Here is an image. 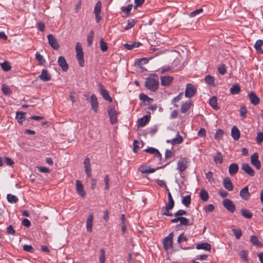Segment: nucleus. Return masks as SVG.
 Returning <instances> with one entry per match:
<instances>
[{
	"label": "nucleus",
	"instance_id": "12",
	"mask_svg": "<svg viewBox=\"0 0 263 263\" xmlns=\"http://www.w3.org/2000/svg\"><path fill=\"white\" fill-rule=\"evenodd\" d=\"M84 165L85 168V172L87 177L89 178L91 175V168L90 165V159L87 157L84 159Z\"/></svg>",
	"mask_w": 263,
	"mask_h": 263
},
{
	"label": "nucleus",
	"instance_id": "54",
	"mask_svg": "<svg viewBox=\"0 0 263 263\" xmlns=\"http://www.w3.org/2000/svg\"><path fill=\"white\" fill-rule=\"evenodd\" d=\"M105 252L103 249H101L100 250V263H105Z\"/></svg>",
	"mask_w": 263,
	"mask_h": 263
},
{
	"label": "nucleus",
	"instance_id": "59",
	"mask_svg": "<svg viewBox=\"0 0 263 263\" xmlns=\"http://www.w3.org/2000/svg\"><path fill=\"white\" fill-rule=\"evenodd\" d=\"M36 167L37 168V170L42 173H49L50 172V170L48 168L44 166H37Z\"/></svg>",
	"mask_w": 263,
	"mask_h": 263
},
{
	"label": "nucleus",
	"instance_id": "2",
	"mask_svg": "<svg viewBox=\"0 0 263 263\" xmlns=\"http://www.w3.org/2000/svg\"><path fill=\"white\" fill-rule=\"evenodd\" d=\"M76 52L77 59L79 62V65L81 67H83L85 63L84 59V53L81 44L79 42H78L76 44Z\"/></svg>",
	"mask_w": 263,
	"mask_h": 263
},
{
	"label": "nucleus",
	"instance_id": "42",
	"mask_svg": "<svg viewBox=\"0 0 263 263\" xmlns=\"http://www.w3.org/2000/svg\"><path fill=\"white\" fill-rule=\"evenodd\" d=\"M1 68L3 69V70L5 71H9L11 67L9 64V62L7 61H5L3 63L1 64Z\"/></svg>",
	"mask_w": 263,
	"mask_h": 263
},
{
	"label": "nucleus",
	"instance_id": "60",
	"mask_svg": "<svg viewBox=\"0 0 263 263\" xmlns=\"http://www.w3.org/2000/svg\"><path fill=\"white\" fill-rule=\"evenodd\" d=\"M109 177L108 175H105L104 177V182L105 184V189L108 190L109 188Z\"/></svg>",
	"mask_w": 263,
	"mask_h": 263
},
{
	"label": "nucleus",
	"instance_id": "16",
	"mask_svg": "<svg viewBox=\"0 0 263 263\" xmlns=\"http://www.w3.org/2000/svg\"><path fill=\"white\" fill-rule=\"evenodd\" d=\"M241 169L248 175L250 176H254L255 175V172L252 168L248 163H244L241 166Z\"/></svg>",
	"mask_w": 263,
	"mask_h": 263
},
{
	"label": "nucleus",
	"instance_id": "35",
	"mask_svg": "<svg viewBox=\"0 0 263 263\" xmlns=\"http://www.w3.org/2000/svg\"><path fill=\"white\" fill-rule=\"evenodd\" d=\"M191 201V198L190 195H186L183 197L181 203L184 204L186 207H188Z\"/></svg>",
	"mask_w": 263,
	"mask_h": 263
},
{
	"label": "nucleus",
	"instance_id": "3",
	"mask_svg": "<svg viewBox=\"0 0 263 263\" xmlns=\"http://www.w3.org/2000/svg\"><path fill=\"white\" fill-rule=\"evenodd\" d=\"M189 162V160L186 158H181L178 161L176 169L178 171L181 176L182 173L187 168Z\"/></svg>",
	"mask_w": 263,
	"mask_h": 263
},
{
	"label": "nucleus",
	"instance_id": "29",
	"mask_svg": "<svg viewBox=\"0 0 263 263\" xmlns=\"http://www.w3.org/2000/svg\"><path fill=\"white\" fill-rule=\"evenodd\" d=\"M93 216L92 214H90L87 217L86 221L87 230H91L92 228Z\"/></svg>",
	"mask_w": 263,
	"mask_h": 263
},
{
	"label": "nucleus",
	"instance_id": "64",
	"mask_svg": "<svg viewBox=\"0 0 263 263\" xmlns=\"http://www.w3.org/2000/svg\"><path fill=\"white\" fill-rule=\"evenodd\" d=\"M145 0H135V6L134 8H136L137 7H140L142 6L144 3Z\"/></svg>",
	"mask_w": 263,
	"mask_h": 263
},
{
	"label": "nucleus",
	"instance_id": "63",
	"mask_svg": "<svg viewBox=\"0 0 263 263\" xmlns=\"http://www.w3.org/2000/svg\"><path fill=\"white\" fill-rule=\"evenodd\" d=\"M187 240V237H185L184 234L182 233L179 235L177 241L178 243H181L183 241H185Z\"/></svg>",
	"mask_w": 263,
	"mask_h": 263
},
{
	"label": "nucleus",
	"instance_id": "32",
	"mask_svg": "<svg viewBox=\"0 0 263 263\" xmlns=\"http://www.w3.org/2000/svg\"><path fill=\"white\" fill-rule=\"evenodd\" d=\"M240 91V87L239 85L236 84L233 85L230 88V92L232 95H237Z\"/></svg>",
	"mask_w": 263,
	"mask_h": 263
},
{
	"label": "nucleus",
	"instance_id": "13",
	"mask_svg": "<svg viewBox=\"0 0 263 263\" xmlns=\"http://www.w3.org/2000/svg\"><path fill=\"white\" fill-rule=\"evenodd\" d=\"M239 195L245 200H248L250 199L251 194L249 191L248 186H246L240 191Z\"/></svg>",
	"mask_w": 263,
	"mask_h": 263
},
{
	"label": "nucleus",
	"instance_id": "55",
	"mask_svg": "<svg viewBox=\"0 0 263 263\" xmlns=\"http://www.w3.org/2000/svg\"><path fill=\"white\" fill-rule=\"evenodd\" d=\"M183 96V93L181 92L180 93L178 96L174 97L173 99L172 100V103L174 104V106L175 107H178V105L175 104L176 102L179 101L182 98V96Z\"/></svg>",
	"mask_w": 263,
	"mask_h": 263
},
{
	"label": "nucleus",
	"instance_id": "37",
	"mask_svg": "<svg viewBox=\"0 0 263 263\" xmlns=\"http://www.w3.org/2000/svg\"><path fill=\"white\" fill-rule=\"evenodd\" d=\"M7 199L8 202L11 203H15L18 201V198H17V197L11 194H7Z\"/></svg>",
	"mask_w": 263,
	"mask_h": 263
},
{
	"label": "nucleus",
	"instance_id": "41",
	"mask_svg": "<svg viewBox=\"0 0 263 263\" xmlns=\"http://www.w3.org/2000/svg\"><path fill=\"white\" fill-rule=\"evenodd\" d=\"M251 242L254 245L257 247H261L262 245L259 241L258 238L255 236H252L250 239Z\"/></svg>",
	"mask_w": 263,
	"mask_h": 263
},
{
	"label": "nucleus",
	"instance_id": "31",
	"mask_svg": "<svg viewBox=\"0 0 263 263\" xmlns=\"http://www.w3.org/2000/svg\"><path fill=\"white\" fill-rule=\"evenodd\" d=\"M240 212L242 216L246 218H251L253 216V214L247 209H241Z\"/></svg>",
	"mask_w": 263,
	"mask_h": 263
},
{
	"label": "nucleus",
	"instance_id": "26",
	"mask_svg": "<svg viewBox=\"0 0 263 263\" xmlns=\"http://www.w3.org/2000/svg\"><path fill=\"white\" fill-rule=\"evenodd\" d=\"M17 122L22 124L23 122L25 120L26 117H25V113L21 111H17L16 113V117H15Z\"/></svg>",
	"mask_w": 263,
	"mask_h": 263
},
{
	"label": "nucleus",
	"instance_id": "18",
	"mask_svg": "<svg viewBox=\"0 0 263 263\" xmlns=\"http://www.w3.org/2000/svg\"><path fill=\"white\" fill-rule=\"evenodd\" d=\"M58 64L62 68V70L64 71H66L68 69V65L66 63L65 59L62 57L60 56L58 59Z\"/></svg>",
	"mask_w": 263,
	"mask_h": 263
},
{
	"label": "nucleus",
	"instance_id": "56",
	"mask_svg": "<svg viewBox=\"0 0 263 263\" xmlns=\"http://www.w3.org/2000/svg\"><path fill=\"white\" fill-rule=\"evenodd\" d=\"M23 250L30 253H33L34 251V248L31 245H24L23 246Z\"/></svg>",
	"mask_w": 263,
	"mask_h": 263
},
{
	"label": "nucleus",
	"instance_id": "25",
	"mask_svg": "<svg viewBox=\"0 0 263 263\" xmlns=\"http://www.w3.org/2000/svg\"><path fill=\"white\" fill-rule=\"evenodd\" d=\"M144 151L146 153L153 154L155 157H158V158H161V154L160 153L159 151L154 147H148L147 148H146Z\"/></svg>",
	"mask_w": 263,
	"mask_h": 263
},
{
	"label": "nucleus",
	"instance_id": "22",
	"mask_svg": "<svg viewBox=\"0 0 263 263\" xmlns=\"http://www.w3.org/2000/svg\"><path fill=\"white\" fill-rule=\"evenodd\" d=\"M240 131L235 126H233L231 129V136L234 141H237L240 138Z\"/></svg>",
	"mask_w": 263,
	"mask_h": 263
},
{
	"label": "nucleus",
	"instance_id": "1",
	"mask_svg": "<svg viewBox=\"0 0 263 263\" xmlns=\"http://www.w3.org/2000/svg\"><path fill=\"white\" fill-rule=\"evenodd\" d=\"M159 84L158 76L156 74H151L146 78L145 86L151 91H155L158 89Z\"/></svg>",
	"mask_w": 263,
	"mask_h": 263
},
{
	"label": "nucleus",
	"instance_id": "9",
	"mask_svg": "<svg viewBox=\"0 0 263 263\" xmlns=\"http://www.w3.org/2000/svg\"><path fill=\"white\" fill-rule=\"evenodd\" d=\"M47 39L48 41V43L52 48H53L55 50H57L59 48V44L57 41V40L52 34H48L47 36Z\"/></svg>",
	"mask_w": 263,
	"mask_h": 263
},
{
	"label": "nucleus",
	"instance_id": "17",
	"mask_svg": "<svg viewBox=\"0 0 263 263\" xmlns=\"http://www.w3.org/2000/svg\"><path fill=\"white\" fill-rule=\"evenodd\" d=\"M248 97L251 103L255 106L257 105L260 102L259 98L257 97L254 92L249 93Z\"/></svg>",
	"mask_w": 263,
	"mask_h": 263
},
{
	"label": "nucleus",
	"instance_id": "27",
	"mask_svg": "<svg viewBox=\"0 0 263 263\" xmlns=\"http://www.w3.org/2000/svg\"><path fill=\"white\" fill-rule=\"evenodd\" d=\"M149 117L145 115L138 120V125L140 127H143L148 122Z\"/></svg>",
	"mask_w": 263,
	"mask_h": 263
},
{
	"label": "nucleus",
	"instance_id": "47",
	"mask_svg": "<svg viewBox=\"0 0 263 263\" xmlns=\"http://www.w3.org/2000/svg\"><path fill=\"white\" fill-rule=\"evenodd\" d=\"M100 49L103 52L107 51L108 49V46L107 43L104 41L103 39H101L100 41Z\"/></svg>",
	"mask_w": 263,
	"mask_h": 263
},
{
	"label": "nucleus",
	"instance_id": "51",
	"mask_svg": "<svg viewBox=\"0 0 263 263\" xmlns=\"http://www.w3.org/2000/svg\"><path fill=\"white\" fill-rule=\"evenodd\" d=\"M240 115L243 118L245 119L247 117V110L245 106H242L240 108Z\"/></svg>",
	"mask_w": 263,
	"mask_h": 263
},
{
	"label": "nucleus",
	"instance_id": "38",
	"mask_svg": "<svg viewBox=\"0 0 263 263\" xmlns=\"http://www.w3.org/2000/svg\"><path fill=\"white\" fill-rule=\"evenodd\" d=\"M35 59L37 61L39 65H43L45 62L43 56L41 55L39 52H36L35 53Z\"/></svg>",
	"mask_w": 263,
	"mask_h": 263
},
{
	"label": "nucleus",
	"instance_id": "57",
	"mask_svg": "<svg viewBox=\"0 0 263 263\" xmlns=\"http://www.w3.org/2000/svg\"><path fill=\"white\" fill-rule=\"evenodd\" d=\"M263 45V41L261 40H258L256 41V43L254 45V48L256 50H257L258 49H260V48L261 47L262 45Z\"/></svg>",
	"mask_w": 263,
	"mask_h": 263
},
{
	"label": "nucleus",
	"instance_id": "28",
	"mask_svg": "<svg viewBox=\"0 0 263 263\" xmlns=\"http://www.w3.org/2000/svg\"><path fill=\"white\" fill-rule=\"evenodd\" d=\"M192 105L191 101H188L183 103L181 106V111L183 114H185L190 109Z\"/></svg>",
	"mask_w": 263,
	"mask_h": 263
},
{
	"label": "nucleus",
	"instance_id": "39",
	"mask_svg": "<svg viewBox=\"0 0 263 263\" xmlns=\"http://www.w3.org/2000/svg\"><path fill=\"white\" fill-rule=\"evenodd\" d=\"M141 45V43H133L131 44H128L127 43H126L124 45L125 48L127 49V50H132L135 47H138Z\"/></svg>",
	"mask_w": 263,
	"mask_h": 263
},
{
	"label": "nucleus",
	"instance_id": "61",
	"mask_svg": "<svg viewBox=\"0 0 263 263\" xmlns=\"http://www.w3.org/2000/svg\"><path fill=\"white\" fill-rule=\"evenodd\" d=\"M186 214V212L183 210H179L174 214L175 216L182 217Z\"/></svg>",
	"mask_w": 263,
	"mask_h": 263
},
{
	"label": "nucleus",
	"instance_id": "48",
	"mask_svg": "<svg viewBox=\"0 0 263 263\" xmlns=\"http://www.w3.org/2000/svg\"><path fill=\"white\" fill-rule=\"evenodd\" d=\"M223 133H224V132L222 129H220L217 130L215 135L214 138L216 140H220L223 136Z\"/></svg>",
	"mask_w": 263,
	"mask_h": 263
},
{
	"label": "nucleus",
	"instance_id": "6",
	"mask_svg": "<svg viewBox=\"0 0 263 263\" xmlns=\"http://www.w3.org/2000/svg\"><path fill=\"white\" fill-rule=\"evenodd\" d=\"M196 92V89L194 86L191 84H187L185 90V96L186 98H191L194 96Z\"/></svg>",
	"mask_w": 263,
	"mask_h": 263
},
{
	"label": "nucleus",
	"instance_id": "24",
	"mask_svg": "<svg viewBox=\"0 0 263 263\" xmlns=\"http://www.w3.org/2000/svg\"><path fill=\"white\" fill-rule=\"evenodd\" d=\"M196 248L198 250L210 251L211 249V245L208 242H202L198 243L196 245Z\"/></svg>",
	"mask_w": 263,
	"mask_h": 263
},
{
	"label": "nucleus",
	"instance_id": "19",
	"mask_svg": "<svg viewBox=\"0 0 263 263\" xmlns=\"http://www.w3.org/2000/svg\"><path fill=\"white\" fill-rule=\"evenodd\" d=\"M223 184L224 187L229 191H232L233 190V183L229 177H226L223 179Z\"/></svg>",
	"mask_w": 263,
	"mask_h": 263
},
{
	"label": "nucleus",
	"instance_id": "20",
	"mask_svg": "<svg viewBox=\"0 0 263 263\" xmlns=\"http://www.w3.org/2000/svg\"><path fill=\"white\" fill-rule=\"evenodd\" d=\"M100 92L103 98L109 102H111L112 101V98L109 95L108 91L105 89L102 85H101Z\"/></svg>",
	"mask_w": 263,
	"mask_h": 263
},
{
	"label": "nucleus",
	"instance_id": "10",
	"mask_svg": "<svg viewBox=\"0 0 263 263\" xmlns=\"http://www.w3.org/2000/svg\"><path fill=\"white\" fill-rule=\"evenodd\" d=\"M90 102L91 105V109L96 113L98 110L99 103L98 102V99L95 94L91 95L90 98Z\"/></svg>",
	"mask_w": 263,
	"mask_h": 263
},
{
	"label": "nucleus",
	"instance_id": "7",
	"mask_svg": "<svg viewBox=\"0 0 263 263\" xmlns=\"http://www.w3.org/2000/svg\"><path fill=\"white\" fill-rule=\"evenodd\" d=\"M223 206L229 212L233 213L235 211V205L229 199H225L222 201Z\"/></svg>",
	"mask_w": 263,
	"mask_h": 263
},
{
	"label": "nucleus",
	"instance_id": "15",
	"mask_svg": "<svg viewBox=\"0 0 263 263\" xmlns=\"http://www.w3.org/2000/svg\"><path fill=\"white\" fill-rule=\"evenodd\" d=\"M39 78L43 81L47 82L51 80V75L47 69H43L42 70L41 74L39 76Z\"/></svg>",
	"mask_w": 263,
	"mask_h": 263
},
{
	"label": "nucleus",
	"instance_id": "8",
	"mask_svg": "<svg viewBox=\"0 0 263 263\" xmlns=\"http://www.w3.org/2000/svg\"><path fill=\"white\" fill-rule=\"evenodd\" d=\"M250 161L253 165H254L257 170H259L261 167V163L258 160V154L257 153L253 154L250 158Z\"/></svg>",
	"mask_w": 263,
	"mask_h": 263
},
{
	"label": "nucleus",
	"instance_id": "53",
	"mask_svg": "<svg viewBox=\"0 0 263 263\" xmlns=\"http://www.w3.org/2000/svg\"><path fill=\"white\" fill-rule=\"evenodd\" d=\"M203 12V9L202 8H199L198 9H196L192 12H191L189 14V16L191 17H195L196 15H198L199 14L202 13Z\"/></svg>",
	"mask_w": 263,
	"mask_h": 263
},
{
	"label": "nucleus",
	"instance_id": "52",
	"mask_svg": "<svg viewBox=\"0 0 263 263\" xmlns=\"http://www.w3.org/2000/svg\"><path fill=\"white\" fill-rule=\"evenodd\" d=\"M217 70L220 74L224 75L227 72V68L226 65L224 64L221 65L218 67Z\"/></svg>",
	"mask_w": 263,
	"mask_h": 263
},
{
	"label": "nucleus",
	"instance_id": "50",
	"mask_svg": "<svg viewBox=\"0 0 263 263\" xmlns=\"http://www.w3.org/2000/svg\"><path fill=\"white\" fill-rule=\"evenodd\" d=\"M180 224L178 226H187L189 224L190 220L184 217H180V220L179 221Z\"/></svg>",
	"mask_w": 263,
	"mask_h": 263
},
{
	"label": "nucleus",
	"instance_id": "49",
	"mask_svg": "<svg viewBox=\"0 0 263 263\" xmlns=\"http://www.w3.org/2000/svg\"><path fill=\"white\" fill-rule=\"evenodd\" d=\"M102 8V4L100 1H98L96 4L94 8L95 14L100 13Z\"/></svg>",
	"mask_w": 263,
	"mask_h": 263
},
{
	"label": "nucleus",
	"instance_id": "46",
	"mask_svg": "<svg viewBox=\"0 0 263 263\" xmlns=\"http://www.w3.org/2000/svg\"><path fill=\"white\" fill-rule=\"evenodd\" d=\"M172 209H167V206H165L163 207L161 209V213L163 215L167 216H172L173 214L169 212L170 210H171Z\"/></svg>",
	"mask_w": 263,
	"mask_h": 263
},
{
	"label": "nucleus",
	"instance_id": "62",
	"mask_svg": "<svg viewBox=\"0 0 263 263\" xmlns=\"http://www.w3.org/2000/svg\"><path fill=\"white\" fill-rule=\"evenodd\" d=\"M4 161L7 164V165L9 166H11L14 164L13 160L8 157H4Z\"/></svg>",
	"mask_w": 263,
	"mask_h": 263
},
{
	"label": "nucleus",
	"instance_id": "14",
	"mask_svg": "<svg viewBox=\"0 0 263 263\" xmlns=\"http://www.w3.org/2000/svg\"><path fill=\"white\" fill-rule=\"evenodd\" d=\"M76 192L77 193L82 197H84L86 195V192L84 190L83 185L79 180H76Z\"/></svg>",
	"mask_w": 263,
	"mask_h": 263
},
{
	"label": "nucleus",
	"instance_id": "40",
	"mask_svg": "<svg viewBox=\"0 0 263 263\" xmlns=\"http://www.w3.org/2000/svg\"><path fill=\"white\" fill-rule=\"evenodd\" d=\"M214 161L216 163L221 164L223 161L222 155L221 153L218 152L215 156L214 157Z\"/></svg>",
	"mask_w": 263,
	"mask_h": 263
},
{
	"label": "nucleus",
	"instance_id": "34",
	"mask_svg": "<svg viewBox=\"0 0 263 263\" xmlns=\"http://www.w3.org/2000/svg\"><path fill=\"white\" fill-rule=\"evenodd\" d=\"M210 105L212 107V108L214 109H218V106L217 105V98L215 96L211 98L209 101Z\"/></svg>",
	"mask_w": 263,
	"mask_h": 263
},
{
	"label": "nucleus",
	"instance_id": "58",
	"mask_svg": "<svg viewBox=\"0 0 263 263\" xmlns=\"http://www.w3.org/2000/svg\"><path fill=\"white\" fill-rule=\"evenodd\" d=\"M256 140L258 144H260L263 141V133L260 132L257 134Z\"/></svg>",
	"mask_w": 263,
	"mask_h": 263
},
{
	"label": "nucleus",
	"instance_id": "23",
	"mask_svg": "<svg viewBox=\"0 0 263 263\" xmlns=\"http://www.w3.org/2000/svg\"><path fill=\"white\" fill-rule=\"evenodd\" d=\"M238 165L236 163L231 164L229 167V173L230 175L233 176L238 171Z\"/></svg>",
	"mask_w": 263,
	"mask_h": 263
},
{
	"label": "nucleus",
	"instance_id": "43",
	"mask_svg": "<svg viewBox=\"0 0 263 263\" xmlns=\"http://www.w3.org/2000/svg\"><path fill=\"white\" fill-rule=\"evenodd\" d=\"M2 90L3 93L6 96H10L12 92L10 88L6 84H3L2 85Z\"/></svg>",
	"mask_w": 263,
	"mask_h": 263
},
{
	"label": "nucleus",
	"instance_id": "30",
	"mask_svg": "<svg viewBox=\"0 0 263 263\" xmlns=\"http://www.w3.org/2000/svg\"><path fill=\"white\" fill-rule=\"evenodd\" d=\"M199 194L200 197L203 202L206 201L208 200L209 194L208 192L204 189H201Z\"/></svg>",
	"mask_w": 263,
	"mask_h": 263
},
{
	"label": "nucleus",
	"instance_id": "44",
	"mask_svg": "<svg viewBox=\"0 0 263 263\" xmlns=\"http://www.w3.org/2000/svg\"><path fill=\"white\" fill-rule=\"evenodd\" d=\"M136 22L134 19H129L127 21L126 25L124 26V29L127 30L133 27Z\"/></svg>",
	"mask_w": 263,
	"mask_h": 263
},
{
	"label": "nucleus",
	"instance_id": "36",
	"mask_svg": "<svg viewBox=\"0 0 263 263\" xmlns=\"http://www.w3.org/2000/svg\"><path fill=\"white\" fill-rule=\"evenodd\" d=\"M204 80L208 84L214 86L215 79L213 77H212L210 75H208L205 77Z\"/></svg>",
	"mask_w": 263,
	"mask_h": 263
},
{
	"label": "nucleus",
	"instance_id": "11",
	"mask_svg": "<svg viewBox=\"0 0 263 263\" xmlns=\"http://www.w3.org/2000/svg\"><path fill=\"white\" fill-rule=\"evenodd\" d=\"M159 168L160 167H157L156 168H152L149 166L142 165L139 167L138 171L143 174H148L155 172L156 170L159 169Z\"/></svg>",
	"mask_w": 263,
	"mask_h": 263
},
{
	"label": "nucleus",
	"instance_id": "45",
	"mask_svg": "<svg viewBox=\"0 0 263 263\" xmlns=\"http://www.w3.org/2000/svg\"><path fill=\"white\" fill-rule=\"evenodd\" d=\"M94 32L93 30H91L87 35V42L88 45L90 46L92 44Z\"/></svg>",
	"mask_w": 263,
	"mask_h": 263
},
{
	"label": "nucleus",
	"instance_id": "4",
	"mask_svg": "<svg viewBox=\"0 0 263 263\" xmlns=\"http://www.w3.org/2000/svg\"><path fill=\"white\" fill-rule=\"evenodd\" d=\"M173 233H171L163 239L162 244L164 249L165 251H168V250L172 249L173 245Z\"/></svg>",
	"mask_w": 263,
	"mask_h": 263
},
{
	"label": "nucleus",
	"instance_id": "5",
	"mask_svg": "<svg viewBox=\"0 0 263 263\" xmlns=\"http://www.w3.org/2000/svg\"><path fill=\"white\" fill-rule=\"evenodd\" d=\"M107 112L111 124L115 123L117 121V113L115 107L114 105H110L107 108Z\"/></svg>",
	"mask_w": 263,
	"mask_h": 263
},
{
	"label": "nucleus",
	"instance_id": "33",
	"mask_svg": "<svg viewBox=\"0 0 263 263\" xmlns=\"http://www.w3.org/2000/svg\"><path fill=\"white\" fill-rule=\"evenodd\" d=\"M183 138L178 133L176 135V137L172 140V144H179L182 142Z\"/></svg>",
	"mask_w": 263,
	"mask_h": 263
},
{
	"label": "nucleus",
	"instance_id": "21",
	"mask_svg": "<svg viewBox=\"0 0 263 263\" xmlns=\"http://www.w3.org/2000/svg\"><path fill=\"white\" fill-rule=\"evenodd\" d=\"M174 78L171 76H163L161 77V84L163 86H168L173 80Z\"/></svg>",
	"mask_w": 263,
	"mask_h": 263
}]
</instances>
